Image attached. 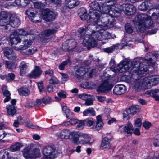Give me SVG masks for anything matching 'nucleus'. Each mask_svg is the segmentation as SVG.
Masks as SVG:
<instances>
[{
  "instance_id": "23",
  "label": "nucleus",
  "mask_w": 159,
  "mask_h": 159,
  "mask_svg": "<svg viewBox=\"0 0 159 159\" xmlns=\"http://www.w3.org/2000/svg\"><path fill=\"white\" fill-rule=\"evenodd\" d=\"M4 54L5 56L7 58L10 60H14L16 57V54L13 52L12 50L8 48H5Z\"/></svg>"
},
{
  "instance_id": "30",
  "label": "nucleus",
  "mask_w": 159,
  "mask_h": 159,
  "mask_svg": "<svg viewBox=\"0 0 159 159\" xmlns=\"http://www.w3.org/2000/svg\"><path fill=\"white\" fill-rule=\"evenodd\" d=\"M152 4L149 1H147L143 2L139 7V9L141 11H145L147 9H151Z\"/></svg>"
},
{
  "instance_id": "63",
  "label": "nucleus",
  "mask_w": 159,
  "mask_h": 159,
  "mask_svg": "<svg viewBox=\"0 0 159 159\" xmlns=\"http://www.w3.org/2000/svg\"><path fill=\"white\" fill-rule=\"evenodd\" d=\"M38 87L39 91L40 92H43L44 91V89L43 87V83L42 82H40L38 84Z\"/></svg>"
},
{
  "instance_id": "37",
  "label": "nucleus",
  "mask_w": 159,
  "mask_h": 159,
  "mask_svg": "<svg viewBox=\"0 0 159 159\" xmlns=\"http://www.w3.org/2000/svg\"><path fill=\"white\" fill-rule=\"evenodd\" d=\"M95 112L92 107H89L84 110L83 112L84 116H94L95 115Z\"/></svg>"
},
{
  "instance_id": "58",
  "label": "nucleus",
  "mask_w": 159,
  "mask_h": 159,
  "mask_svg": "<svg viewBox=\"0 0 159 159\" xmlns=\"http://www.w3.org/2000/svg\"><path fill=\"white\" fill-rule=\"evenodd\" d=\"M85 120V122H86L87 125L88 127H90L93 125L94 123L93 120L92 118Z\"/></svg>"
},
{
  "instance_id": "5",
  "label": "nucleus",
  "mask_w": 159,
  "mask_h": 159,
  "mask_svg": "<svg viewBox=\"0 0 159 159\" xmlns=\"http://www.w3.org/2000/svg\"><path fill=\"white\" fill-rule=\"evenodd\" d=\"M88 68V67L86 66V68H84L83 67H80L77 70L76 75L78 79H86L89 77H91L93 75H95L96 73L98 72V67L97 66L95 67V68L92 69L91 71L89 73V75L88 76L86 73Z\"/></svg>"
},
{
  "instance_id": "11",
  "label": "nucleus",
  "mask_w": 159,
  "mask_h": 159,
  "mask_svg": "<svg viewBox=\"0 0 159 159\" xmlns=\"http://www.w3.org/2000/svg\"><path fill=\"white\" fill-rule=\"evenodd\" d=\"M132 64L131 61H121L116 67L114 68V70L116 72H125L131 67Z\"/></svg>"
},
{
  "instance_id": "3",
  "label": "nucleus",
  "mask_w": 159,
  "mask_h": 159,
  "mask_svg": "<svg viewBox=\"0 0 159 159\" xmlns=\"http://www.w3.org/2000/svg\"><path fill=\"white\" fill-rule=\"evenodd\" d=\"M146 59V62H143L141 63L138 61L134 62L133 67L131 70V71L133 73V76L134 78L137 76L141 77L142 75L150 71L146 64L150 65L152 67L155 66V63L153 61L151 58H149L148 61Z\"/></svg>"
},
{
  "instance_id": "42",
  "label": "nucleus",
  "mask_w": 159,
  "mask_h": 159,
  "mask_svg": "<svg viewBox=\"0 0 159 159\" xmlns=\"http://www.w3.org/2000/svg\"><path fill=\"white\" fill-rule=\"evenodd\" d=\"M18 92L21 95L27 96L30 93V92L25 88H20L18 90Z\"/></svg>"
},
{
  "instance_id": "40",
  "label": "nucleus",
  "mask_w": 159,
  "mask_h": 159,
  "mask_svg": "<svg viewBox=\"0 0 159 159\" xmlns=\"http://www.w3.org/2000/svg\"><path fill=\"white\" fill-rule=\"evenodd\" d=\"M81 86L84 88L92 89L94 88L95 85L93 82L89 83L88 82H85L81 84Z\"/></svg>"
},
{
  "instance_id": "57",
  "label": "nucleus",
  "mask_w": 159,
  "mask_h": 159,
  "mask_svg": "<svg viewBox=\"0 0 159 159\" xmlns=\"http://www.w3.org/2000/svg\"><path fill=\"white\" fill-rule=\"evenodd\" d=\"M34 5L36 8H39L43 7L44 4L41 2H36L34 3Z\"/></svg>"
},
{
  "instance_id": "64",
  "label": "nucleus",
  "mask_w": 159,
  "mask_h": 159,
  "mask_svg": "<svg viewBox=\"0 0 159 159\" xmlns=\"http://www.w3.org/2000/svg\"><path fill=\"white\" fill-rule=\"evenodd\" d=\"M96 97L98 101L101 102H104L105 101L106 99V97L104 96H97Z\"/></svg>"
},
{
  "instance_id": "54",
  "label": "nucleus",
  "mask_w": 159,
  "mask_h": 159,
  "mask_svg": "<svg viewBox=\"0 0 159 159\" xmlns=\"http://www.w3.org/2000/svg\"><path fill=\"white\" fill-rule=\"evenodd\" d=\"M153 144L155 146H159V134L157 135L155 137Z\"/></svg>"
},
{
  "instance_id": "4",
  "label": "nucleus",
  "mask_w": 159,
  "mask_h": 159,
  "mask_svg": "<svg viewBox=\"0 0 159 159\" xmlns=\"http://www.w3.org/2000/svg\"><path fill=\"white\" fill-rule=\"evenodd\" d=\"M91 138L87 134L75 131L72 142L76 144L85 145L89 143Z\"/></svg>"
},
{
  "instance_id": "12",
  "label": "nucleus",
  "mask_w": 159,
  "mask_h": 159,
  "mask_svg": "<svg viewBox=\"0 0 159 159\" xmlns=\"http://www.w3.org/2000/svg\"><path fill=\"white\" fill-rule=\"evenodd\" d=\"M129 40H128L126 39L125 36L120 44H116L110 47L106 48L104 49V51L106 52L109 53L112 52L115 49H121L123 48L124 46L128 45V42H129Z\"/></svg>"
},
{
  "instance_id": "20",
  "label": "nucleus",
  "mask_w": 159,
  "mask_h": 159,
  "mask_svg": "<svg viewBox=\"0 0 159 159\" xmlns=\"http://www.w3.org/2000/svg\"><path fill=\"white\" fill-rule=\"evenodd\" d=\"M43 19L47 21H49L52 20L55 17V15L52 11L49 9L44 10L43 13Z\"/></svg>"
},
{
  "instance_id": "35",
  "label": "nucleus",
  "mask_w": 159,
  "mask_h": 159,
  "mask_svg": "<svg viewBox=\"0 0 159 159\" xmlns=\"http://www.w3.org/2000/svg\"><path fill=\"white\" fill-rule=\"evenodd\" d=\"M78 13L82 20H86L88 17L86 10L84 8L79 9L78 11Z\"/></svg>"
},
{
  "instance_id": "13",
  "label": "nucleus",
  "mask_w": 159,
  "mask_h": 159,
  "mask_svg": "<svg viewBox=\"0 0 159 159\" xmlns=\"http://www.w3.org/2000/svg\"><path fill=\"white\" fill-rule=\"evenodd\" d=\"M127 82L130 84L132 87L135 90H139L144 89L141 78H139L134 80L133 77H129V79L128 78L127 80Z\"/></svg>"
},
{
  "instance_id": "18",
  "label": "nucleus",
  "mask_w": 159,
  "mask_h": 159,
  "mask_svg": "<svg viewBox=\"0 0 159 159\" xmlns=\"http://www.w3.org/2000/svg\"><path fill=\"white\" fill-rule=\"evenodd\" d=\"M59 28V26L56 25L54 27V28L45 30L42 33V37L45 39L51 37L58 30Z\"/></svg>"
},
{
  "instance_id": "10",
  "label": "nucleus",
  "mask_w": 159,
  "mask_h": 159,
  "mask_svg": "<svg viewBox=\"0 0 159 159\" xmlns=\"http://www.w3.org/2000/svg\"><path fill=\"white\" fill-rule=\"evenodd\" d=\"M42 152L45 159H52L55 157L56 151L55 148L53 147L48 146L43 149Z\"/></svg>"
},
{
  "instance_id": "32",
  "label": "nucleus",
  "mask_w": 159,
  "mask_h": 159,
  "mask_svg": "<svg viewBox=\"0 0 159 159\" xmlns=\"http://www.w3.org/2000/svg\"><path fill=\"white\" fill-rule=\"evenodd\" d=\"M122 129L121 130L122 132H125L128 134L132 133L133 130V126L132 124L130 123H128L127 125L124 127L122 126L120 128V129Z\"/></svg>"
},
{
  "instance_id": "45",
  "label": "nucleus",
  "mask_w": 159,
  "mask_h": 159,
  "mask_svg": "<svg viewBox=\"0 0 159 159\" xmlns=\"http://www.w3.org/2000/svg\"><path fill=\"white\" fill-rule=\"evenodd\" d=\"M125 29L128 33H131L133 31V27L129 23H127L125 25Z\"/></svg>"
},
{
  "instance_id": "48",
  "label": "nucleus",
  "mask_w": 159,
  "mask_h": 159,
  "mask_svg": "<svg viewBox=\"0 0 159 159\" xmlns=\"http://www.w3.org/2000/svg\"><path fill=\"white\" fill-rule=\"evenodd\" d=\"M152 80L151 81L153 85H156L159 83V75L152 76Z\"/></svg>"
},
{
  "instance_id": "36",
  "label": "nucleus",
  "mask_w": 159,
  "mask_h": 159,
  "mask_svg": "<svg viewBox=\"0 0 159 159\" xmlns=\"http://www.w3.org/2000/svg\"><path fill=\"white\" fill-rule=\"evenodd\" d=\"M110 140L108 138H104L101 143V146L103 149H109L110 147Z\"/></svg>"
},
{
  "instance_id": "1",
  "label": "nucleus",
  "mask_w": 159,
  "mask_h": 159,
  "mask_svg": "<svg viewBox=\"0 0 159 159\" xmlns=\"http://www.w3.org/2000/svg\"><path fill=\"white\" fill-rule=\"evenodd\" d=\"M93 8L99 12H91L89 14V19L87 23H90L87 27L79 28L78 30V36L83 39L82 44L88 49L96 47L97 45V40L102 41V44L106 43L108 39H114L116 36L111 34L106 31L108 27H112L115 24L114 16L118 13L116 12V6H105L103 8V12L101 13L100 7L98 3L94 2L92 6Z\"/></svg>"
},
{
  "instance_id": "39",
  "label": "nucleus",
  "mask_w": 159,
  "mask_h": 159,
  "mask_svg": "<svg viewBox=\"0 0 159 159\" xmlns=\"http://www.w3.org/2000/svg\"><path fill=\"white\" fill-rule=\"evenodd\" d=\"M6 109L8 114L11 116L14 115L16 112V110L14 105H8L7 106Z\"/></svg>"
},
{
  "instance_id": "9",
  "label": "nucleus",
  "mask_w": 159,
  "mask_h": 159,
  "mask_svg": "<svg viewBox=\"0 0 159 159\" xmlns=\"http://www.w3.org/2000/svg\"><path fill=\"white\" fill-rule=\"evenodd\" d=\"M99 1H101L102 2H100L99 3L97 2H92L90 4V6H91V8H92L93 10L90 9L89 10V14L90 13V11H91V12H93V11H96L99 13V12L97 11V10L95 9L94 8H93L92 7V5L93 3L94 2H95L98 3V5L99 7H100L101 10L100 11L101 13H102L103 12V9L105 6H108L109 7H112V6H118L117 4H116V2L115 1H114L113 0H98Z\"/></svg>"
},
{
  "instance_id": "53",
  "label": "nucleus",
  "mask_w": 159,
  "mask_h": 159,
  "mask_svg": "<svg viewBox=\"0 0 159 159\" xmlns=\"http://www.w3.org/2000/svg\"><path fill=\"white\" fill-rule=\"evenodd\" d=\"M58 96L61 98H65L66 97V92L62 90H61L57 93Z\"/></svg>"
},
{
  "instance_id": "62",
  "label": "nucleus",
  "mask_w": 159,
  "mask_h": 159,
  "mask_svg": "<svg viewBox=\"0 0 159 159\" xmlns=\"http://www.w3.org/2000/svg\"><path fill=\"white\" fill-rule=\"evenodd\" d=\"M62 125L66 127H70L72 125H74L72 122V119L70 121H65L62 124Z\"/></svg>"
},
{
  "instance_id": "46",
  "label": "nucleus",
  "mask_w": 159,
  "mask_h": 159,
  "mask_svg": "<svg viewBox=\"0 0 159 159\" xmlns=\"http://www.w3.org/2000/svg\"><path fill=\"white\" fill-rule=\"evenodd\" d=\"M68 41H69V50H71L76 47V42L74 39L68 40Z\"/></svg>"
},
{
  "instance_id": "33",
  "label": "nucleus",
  "mask_w": 159,
  "mask_h": 159,
  "mask_svg": "<svg viewBox=\"0 0 159 159\" xmlns=\"http://www.w3.org/2000/svg\"><path fill=\"white\" fill-rule=\"evenodd\" d=\"M2 90L3 95L6 97L4 100V102H8L11 99V93L7 90V87L5 86L2 87Z\"/></svg>"
},
{
  "instance_id": "14",
  "label": "nucleus",
  "mask_w": 159,
  "mask_h": 159,
  "mask_svg": "<svg viewBox=\"0 0 159 159\" xmlns=\"http://www.w3.org/2000/svg\"><path fill=\"white\" fill-rule=\"evenodd\" d=\"M113 86V85L111 82L110 80L109 79H106L98 87L97 91L98 93L104 92L111 89Z\"/></svg>"
},
{
  "instance_id": "6",
  "label": "nucleus",
  "mask_w": 159,
  "mask_h": 159,
  "mask_svg": "<svg viewBox=\"0 0 159 159\" xmlns=\"http://www.w3.org/2000/svg\"><path fill=\"white\" fill-rule=\"evenodd\" d=\"M22 152L25 159H35L41 156L40 150L38 148L27 147L23 149Z\"/></svg>"
},
{
  "instance_id": "41",
  "label": "nucleus",
  "mask_w": 159,
  "mask_h": 159,
  "mask_svg": "<svg viewBox=\"0 0 159 159\" xmlns=\"http://www.w3.org/2000/svg\"><path fill=\"white\" fill-rule=\"evenodd\" d=\"M22 146L21 143H17L11 147L10 150L12 152H15L19 150Z\"/></svg>"
},
{
  "instance_id": "19",
  "label": "nucleus",
  "mask_w": 159,
  "mask_h": 159,
  "mask_svg": "<svg viewBox=\"0 0 159 159\" xmlns=\"http://www.w3.org/2000/svg\"><path fill=\"white\" fill-rule=\"evenodd\" d=\"M35 35L29 37V39L25 40L23 42V45H21L18 47H16L15 48L16 50H23L26 49L31 45L32 43V41L35 39Z\"/></svg>"
},
{
  "instance_id": "49",
  "label": "nucleus",
  "mask_w": 159,
  "mask_h": 159,
  "mask_svg": "<svg viewBox=\"0 0 159 159\" xmlns=\"http://www.w3.org/2000/svg\"><path fill=\"white\" fill-rule=\"evenodd\" d=\"M62 48L63 50L66 51L69 50L68 40H66L63 43Z\"/></svg>"
},
{
  "instance_id": "22",
  "label": "nucleus",
  "mask_w": 159,
  "mask_h": 159,
  "mask_svg": "<svg viewBox=\"0 0 159 159\" xmlns=\"http://www.w3.org/2000/svg\"><path fill=\"white\" fill-rule=\"evenodd\" d=\"M152 80V76H149L143 79H142V83L144 89L149 88L153 85L151 81Z\"/></svg>"
},
{
  "instance_id": "47",
  "label": "nucleus",
  "mask_w": 159,
  "mask_h": 159,
  "mask_svg": "<svg viewBox=\"0 0 159 159\" xmlns=\"http://www.w3.org/2000/svg\"><path fill=\"white\" fill-rule=\"evenodd\" d=\"M70 60L69 59L63 62L59 66V68L60 70H63L64 69L65 66L67 65L68 63H70Z\"/></svg>"
},
{
  "instance_id": "15",
  "label": "nucleus",
  "mask_w": 159,
  "mask_h": 159,
  "mask_svg": "<svg viewBox=\"0 0 159 159\" xmlns=\"http://www.w3.org/2000/svg\"><path fill=\"white\" fill-rule=\"evenodd\" d=\"M75 131H70L69 130L63 129L62 130L57 132L56 134V136L58 138L62 139H68L69 138L70 135L72 138L74 136Z\"/></svg>"
},
{
  "instance_id": "60",
  "label": "nucleus",
  "mask_w": 159,
  "mask_h": 159,
  "mask_svg": "<svg viewBox=\"0 0 159 159\" xmlns=\"http://www.w3.org/2000/svg\"><path fill=\"white\" fill-rule=\"evenodd\" d=\"M109 64L110 66V68L111 69H112V71L116 72L115 71L114 69L115 67H116L114 66L115 65V61L113 59H111L109 63Z\"/></svg>"
},
{
  "instance_id": "2",
  "label": "nucleus",
  "mask_w": 159,
  "mask_h": 159,
  "mask_svg": "<svg viewBox=\"0 0 159 159\" xmlns=\"http://www.w3.org/2000/svg\"><path fill=\"white\" fill-rule=\"evenodd\" d=\"M152 20L150 17L143 13L138 14L133 20L134 24L137 31L144 32L146 28L150 27L153 25L152 20L157 19L159 23V13L152 14Z\"/></svg>"
},
{
  "instance_id": "24",
  "label": "nucleus",
  "mask_w": 159,
  "mask_h": 159,
  "mask_svg": "<svg viewBox=\"0 0 159 159\" xmlns=\"http://www.w3.org/2000/svg\"><path fill=\"white\" fill-rule=\"evenodd\" d=\"M125 86L123 85H116L113 89L114 94L116 95H121L125 92Z\"/></svg>"
},
{
  "instance_id": "59",
  "label": "nucleus",
  "mask_w": 159,
  "mask_h": 159,
  "mask_svg": "<svg viewBox=\"0 0 159 159\" xmlns=\"http://www.w3.org/2000/svg\"><path fill=\"white\" fill-rule=\"evenodd\" d=\"M49 83L52 84H57L58 83V81L56 77L52 76L51 77V78L49 80Z\"/></svg>"
},
{
  "instance_id": "29",
  "label": "nucleus",
  "mask_w": 159,
  "mask_h": 159,
  "mask_svg": "<svg viewBox=\"0 0 159 159\" xmlns=\"http://www.w3.org/2000/svg\"><path fill=\"white\" fill-rule=\"evenodd\" d=\"M29 66L24 61L22 62L20 64V74L21 75H23L29 70Z\"/></svg>"
},
{
  "instance_id": "61",
  "label": "nucleus",
  "mask_w": 159,
  "mask_h": 159,
  "mask_svg": "<svg viewBox=\"0 0 159 159\" xmlns=\"http://www.w3.org/2000/svg\"><path fill=\"white\" fill-rule=\"evenodd\" d=\"M142 124L141 120L140 118H137L135 121V126L136 127H140Z\"/></svg>"
},
{
  "instance_id": "8",
  "label": "nucleus",
  "mask_w": 159,
  "mask_h": 159,
  "mask_svg": "<svg viewBox=\"0 0 159 159\" xmlns=\"http://www.w3.org/2000/svg\"><path fill=\"white\" fill-rule=\"evenodd\" d=\"M116 6L115 11L119 14L120 11H123L124 13L128 15H131L134 14L136 11V8L134 6L130 4H123L120 5L117 4Z\"/></svg>"
},
{
  "instance_id": "28",
  "label": "nucleus",
  "mask_w": 159,
  "mask_h": 159,
  "mask_svg": "<svg viewBox=\"0 0 159 159\" xmlns=\"http://www.w3.org/2000/svg\"><path fill=\"white\" fill-rule=\"evenodd\" d=\"M140 108V107L138 105L132 106L127 108L126 111L128 114H134L138 112Z\"/></svg>"
},
{
  "instance_id": "52",
  "label": "nucleus",
  "mask_w": 159,
  "mask_h": 159,
  "mask_svg": "<svg viewBox=\"0 0 159 159\" xmlns=\"http://www.w3.org/2000/svg\"><path fill=\"white\" fill-rule=\"evenodd\" d=\"M93 98L92 96H90V98L87 99L85 102V104L87 106H90L92 105L93 103Z\"/></svg>"
},
{
  "instance_id": "55",
  "label": "nucleus",
  "mask_w": 159,
  "mask_h": 159,
  "mask_svg": "<svg viewBox=\"0 0 159 159\" xmlns=\"http://www.w3.org/2000/svg\"><path fill=\"white\" fill-rule=\"evenodd\" d=\"M51 97H49L48 99L43 98L41 99H39L38 101H39L41 103H43L45 104L49 103L51 101Z\"/></svg>"
},
{
  "instance_id": "50",
  "label": "nucleus",
  "mask_w": 159,
  "mask_h": 159,
  "mask_svg": "<svg viewBox=\"0 0 159 159\" xmlns=\"http://www.w3.org/2000/svg\"><path fill=\"white\" fill-rule=\"evenodd\" d=\"M26 126L32 129H40L41 128L38 126L37 125H34L33 123L31 121L27 122L26 123Z\"/></svg>"
},
{
  "instance_id": "16",
  "label": "nucleus",
  "mask_w": 159,
  "mask_h": 159,
  "mask_svg": "<svg viewBox=\"0 0 159 159\" xmlns=\"http://www.w3.org/2000/svg\"><path fill=\"white\" fill-rule=\"evenodd\" d=\"M26 14L28 15L30 20L32 22H38L41 21L40 19H38L39 15L34 13L33 9L30 8L25 11Z\"/></svg>"
},
{
  "instance_id": "25",
  "label": "nucleus",
  "mask_w": 159,
  "mask_h": 159,
  "mask_svg": "<svg viewBox=\"0 0 159 159\" xmlns=\"http://www.w3.org/2000/svg\"><path fill=\"white\" fill-rule=\"evenodd\" d=\"M42 71L39 66H35L34 69L29 74L31 78H36L39 77L42 74Z\"/></svg>"
},
{
  "instance_id": "34",
  "label": "nucleus",
  "mask_w": 159,
  "mask_h": 159,
  "mask_svg": "<svg viewBox=\"0 0 159 159\" xmlns=\"http://www.w3.org/2000/svg\"><path fill=\"white\" fill-rule=\"evenodd\" d=\"M63 111L66 115V117L68 118H70L73 115V113L70 111L69 108L66 104L62 106Z\"/></svg>"
},
{
  "instance_id": "27",
  "label": "nucleus",
  "mask_w": 159,
  "mask_h": 159,
  "mask_svg": "<svg viewBox=\"0 0 159 159\" xmlns=\"http://www.w3.org/2000/svg\"><path fill=\"white\" fill-rule=\"evenodd\" d=\"M79 3L80 2L78 0H65L64 2L65 6L69 8H72Z\"/></svg>"
},
{
  "instance_id": "38",
  "label": "nucleus",
  "mask_w": 159,
  "mask_h": 159,
  "mask_svg": "<svg viewBox=\"0 0 159 159\" xmlns=\"http://www.w3.org/2000/svg\"><path fill=\"white\" fill-rule=\"evenodd\" d=\"M0 159H15L9 156V153L6 150H3L0 152Z\"/></svg>"
},
{
  "instance_id": "56",
  "label": "nucleus",
  "mask_w": 159,
  "mask_h": 159,
  "mask_svg": "<svg viewBox=\"0 0 159 159\" xmlns=\"http://www.w3.org/2000/svg\"><path fill=\"white\" fill-rule=\"evenodd\" d=\"M91 96L90 95L83 94L79 95V97L80 98L86 101L89 98H90Z\"/></svg>"
},
{
  "instance_id": "51",
  "label": "nucleus",
  "mask_w": 159,
  "mask_h": 159,
  "mask_svg": "<svg viewBox=\"0 0 159 159\" xmlns=\"http://www.w3.org/2000/svg\"><path fill=\"white\" fill-rule=\"evenodd\" d=\"M37 50V48L36 47L31 48L27 50L25 53V54L26 55H31L36 52Z\"/></svg>"
},
{
  "instance_id": "7",
  "label": "nucleus",
  "mask_w": 159,
  "mask_h": 159,
  "mask_svg": "<svg viewBox=\"0 0 159 159\" xmlns=\"http://www.w3.org/2000/svg\"><path fill=\"white\" fill-rule=\"evenodd\" d=\"M3 3L0 1V26H4L5 29H9V25L10 13L3 11L1 8Z\"/></svg>"
},
{
  "instance_id": "31",
  "label": "nucleus",
  "mask_w": 159,
  "mask_h": 159,
  "mask_svg": "<svg viewBox=\"0 0 159 159\" xmlns=\"http://www.w3.org/2000/svg\"><path fill=\"white\" fill-rule=\"evenodd\" d=\"M13 32H14V34H16L17 36L20 35L24 36H29V37L34 35V34H31V33L29 34L23 29H17ZM35 35H36V34Z\"/></svg>"
},
{
  "instance_id": "43",
  "label": "nucleus",
  "mask_w": 159,
  "mask_h": 159,
  "mask_svg": "<svg viewBox=\"0 0 159 159\" xmlns=\"http://www.w3.org/2000/svg\"><path fill=\"white\" fill-rule=\"evenodd\" d=\"M6 67L9 69H13L16 68L17 65L14 62L6 61L5 62Z\"/></svg>"
},
{
  "instance_id": "21",
  "label": "nucleus",
  "mask_w": 159,
  "mask_h": 159,
  "mask_svg": "<svg viewBox=\"0 0 159 159\" xmlns=\"http://www.w3.org/2000/svg\"><path fill=\"white\" fill-rule=\"evenodd\" d=\"M85 120H79L77 119H72V122L74 125H76V129L78 130L83 129L85 126Z\"/></svg>"
},
{
  "instance_id": "26",
  "label": "nucleus",
  "mask_w": 159,
  "mask_h": 159,
  "mask_svg": "<svg viewBox=\"0 0 159 159\" xmlns=\"http://www.w3.org/2000/svg\"><path fill=\"white\" fill-rule=\"evenodd\" d=\"M10 41L12 46L17 45L21 41V39L13 32L10 36Z\"/></svg>"
},
{
  "instance_id": "17",
  "label": "nucleus",
  "mask_w": 159,
  "mask_h": 159,
  "mask_svg": "<svg viewBox=\"0 0 159 159\" xmlns=\"http://www.w3.org/2000/svg\"><path fill=\"white\" fill-rule=\"evenodd\" d=\"M20 24L19 19L17 17L16 14L10 13L9 25V29H10V27L15 28L19 26Z\"/></svg>"
},
{
  "instance_id": "44",
  "label": "nucleus",
  "mask_w": 159,
  "mask_h": 159,
  "mask_svg": "<svg viewBox=\"0 0 159 159\" xmlns=\"http://www.w3.org/2000/svg\"><path fill=\"white\" fill-rule=\"evenodd\" d=\"M104 124L96 123L95 124L93 125L92 127V129L94 131H99L102 128Z\"/></svg>"
}]
</instances>
